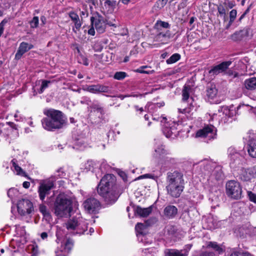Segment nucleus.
Returning a JSON list of instances; mask_svg holds the SVG:
<instances>
[{
    "label": "nucleus",
    "mask_w": 256,
    "mask_h": 256,
    "mask_svg": "<svg viewBox=\"0 0 256 256\" xmlns=\"http://www.w3.org/2000/svg\"><path fill=\"white\" fill-rule=\"evenodd\" d=\"M54 186V182L52 180H46L40 182L38 188V192L40 198L44 200L46 196L50 194V190Z\"/></svg>",
    "instance_id": "obj_8"
},
{
    "label": "nucleus",
    "mask_w": 256,
    "mask_h": 256,
    "mask_svg": "<svg viewBox=\"0 0 256 256\" xmlns=\"http://www.w3.org/2000/svg\"><path fill=\"white\" fill-rule=\"evenodd\" d=\"M94 27L92 26L88 30V34L91 36H94L95 34Z\"/></svg>",
    "instance_id": "obj_58"
},
{
    "label": "nucleus",
    "mask_w": 256,
    "mask_h": 256,
    "mask_svg": "<svg viewBox=\"0 0 256 256\" xmlns=\"http://www.w3.org/2000/svg\"><path fill=\"white\" fill-rule=\"evenodd\" d=\"M78 10L80 11V16L82 18H86L88 16V12L87 9V6L86 4H82V10H80V8H77Z\"/></svg>",
    "instance_id": "obj_37"
},
{
    "label": "nucleus",
    "mask_w": 256,
    "mask_h": 256,
    "mask_svg": "<svg viewBox=\"0 0 256 256\" xmlns=\"http://www.w3.org/2000/svg\"><path fill=\"white\" fill-rule=\"evenodd\" d=\"M218 12L220 15H221V16H225L226 15V9L222 6V5L219 6H218Z\"/></svg>",
    "instance_id": "obj_56"
},
{
    "label": "nucleus",
    "mask_w": 256,
    "mask_h": 256,
    "mask_svg": "<svg viewBox=\"0 0 256 256\" xmlns=\"http://www.w3.org/2000/svg\"><path fill=\"white\" fill-rule=\"evenodd\" d=\"M226 194L234 199H239L242 197V188L240 183L235 180H230L226 184Z\"/></svg>",
    "instance_id": "obj_7"
},
{
    "label": "nucleus",
    "mask_w": 256,
    "mask_h": 256,
    "mask_svg": "<svg viewBox=\"0 0 256 256\" xmlns=\"http://www.w3.org/2000/svg\"><path fill=\"white\" fill-rule=\"evenodd\" d=\"M102 4V12L104 14H110L114 12L118 2L116 0H104Z\"/></svg>",
    "instance_id": "obj_15"
},
{
    "label": "nucleus",
    "mask_w": 256,
    "mask_h": 256,
    "mask_svg": "<svg viewBox=\"0 0 256 256\" xmlns=\"http://www.w3.org/2000/svg\"><path fill=\"white\" fill-rule=\"evenodd\" d=\"M216 135V129L213 126H207L202 130L197 132L196 136L197 137L206 138L210 140L215 138Z\"/></svg>",
    "instance_id": "obj_14"
},
{
    "label": "nucleus",
    "mask_w": 256,
    "mask_h": 256,
    "mask_svg": "<svg viewBox=\"0 0 256 256\" xmlns=\"http://www.w3.org/2000/svg\"><path fill=\"white\" fill-rule=\"evenodd\" d=\"M92 108L96 111L100 112L101 114H104V108L100 105L98 104H94Z\"/></svg>",
    "instance_id": "obj_46"
},
{
    "label": "nucleus",
    "mask_w": 256,
    "mask_h": 256,
    "mask_svg": "<svg viewBox=\"0 0 256 256\" xmlns=\"http://www.w3.org/2000/svg\"><path fill=\"white\" fill-rule=\"evenodd\" d=\"M73 246L72 242L70 240H68L65 244V250H67L68 252L70 251Z\"/></svg>",
    "instance_id": "obj_51"
},
{
    "label": "nucleus",
    "mask_w": 256,
    "mask_h": 256,
    "mask_svg": "<svg viewBox=\"0 0 256 256\" xmlns=\"http://www.w3.org/2000/svg\"><path fill=\"white\" fill-rule=\"evenodd\" d=\"M106 25L108 24V26H112L114 28H116L118 26H119V24L117 23H116V20L115 19V18H112L111 20H106Z\"/></svg>",
    "instance_id": "obj_45"
},
{
    "label": "nucleus",
    "mask_w": 256,
    "mask_h": 256,
    "mask_svg": "<svg viewBox=\"0 0 256 256\" xmlns=\"http://www.w3.org/2000/svg\"><path fill=\"white\" fill-rule=\"evenodd\" d=\"M207 96L210 98H214L218 94V90L215 84H210L207 88Z\"/></svg>",
    "instance_id": "obj_28"
},
{
    "label": "nucleus",
    "mask_w": 256,
    "mask_h": 256,
    "mask_svg": "<svg viewBox=\"0 0 256 256\" xmlns=\"http://www.w3.org/2000/svg\"><path fill=\"white\" fill-rule=\"evenodd\" d=\"M144 68V66L141 67L140 68L136 70V72H138L140 73H142V74H148V72L145 71V70H142V68Z\"/></svg>",
    "instance_id": "obj_63"
},
{
    "label": "nucleus",
    "mask_w": 256,
    "mask_h": 256,
    "mask_svg": "<svg viewBox=\"0 0 256 256\" xmlns=\"http://www.w3.org/2000/svg\"><path fill=\"white\" fill-rule=\"evenodd\" d=\"M166 190L168 194L174 198L180 196L184 188V180L181 173L174 172L168 174Z\"/></svg>",
    "instance_id": "obj_4"
},
{
    "label": "nucleus",
    "mask_w": 256,
    "mask_h": 256,
    "mask_svg": "<svg viewBox=\"0 0 256 256\" xmlns=\"http://www.w3.org/2000/svg\"><path fill=\"white\" fill-rule=\"evenodd\" d=\"M11 164H12V168H14V170L16 172V174L22 176L25 174L24 172L18 166L17 161L15 159H13L11 161Z\"/></svg>",
    "instance_id": "obj_31"
},
{
    "label": "nucleus",
    "mask_w": 256,
    "mask_h": 256,
    "mask_svg": "<svg viewBox=\"0 0 256 256\" xmlns=\"http://www.w3.org/2000/svg\"><path fill=\"white\" fill-rule=\"evenodd\" d=\"M164 213L166 218H173L177 214L178 209L175 206L170 205L164 208Z\"/></svg>",
    "instance_id": "obj_24"
},
{
    "label": "nucleus",
    "mask_w": 256,
    "mask_h": 256,
    "mask_svg": "<svg viewBox=\"0 0 256 256\" xmlns=\"http://www.w3.org/2000/svg\"><path fill=\"white\" fill-rule=\"evenodd\" d=\"M230 61L224 62L222 63L214 66L211 69L209 72L213 74H218L220 72L225 71L228 67L231 64Z\"/></svg>",
    "instance_id": "obj_19"
},
{
    "label": "nucleus",
    "mask_w": 256,
    "mask_h": 256,
    "mask_svg": "<svg viewBox=\"0 0 256 256\" xmlns=\"http://www.w3.org/2000/svg\"><path fill=\"white\" fill-rule=\"evenodd\" d=\"M17 208L21 215L30 214L33 210L32 204L28 200L22 199L18 201Z\"/></svg>",
    "instance_id": "obj_13"
},
{
    "label": "nucleus",
    "mask_w": 256,
    "mask_h": 256,
    "mask_svg": "<svg viewBox=\"0 0 256 256\" xmlns=\"http://www.w3.org/2000/svg\"><path fill=\"white\" fill-rule=\"evenodd\" d=\"M65 176H66V174L63 171L62 169L60 168L56 171V174L54 175V178L52 177V179H56V178H64Z\"/></svg>",
    "instance_id": "obj_43"
},
{
    "label": "nucleus",
    "mask_w": 256,
    "mask_h": 256,
    "mask_svg": "<svg viewBox=\"0 0 256 256\" xmlns=\"http://www.w3.org/2000/svg\"><path fill=\"white\" fill-rule=\"evenodd\" d=\"M240 174L241 180L244 181H248L253 177L252 170L250 168L242 169Z\"/></svg>",
    "instance_id": "obj_27"
},
{
    "label": "nucleus",
    "mask_w": 256,
    "mask_h": 256,
    "mask_svg": "<svg viewBox=\"0 0 256 256\" xmlns=\"http://www.w3.org/2000/svg\"><path fill=\"white\" fill-rule=\"evenodd\" d=\"M69 16L74 23V27L73 28V30L74 31V28L76 30H79L81 27L82 22L78 14L74 12H69Z\"/></svg>",
    "instance_id": "obj_25"
},
{
    "label": "nucleus",
    "mask_w": 256,
    "mask_h": 256,
    "mask_svg": "<svg viewBox=\"0 0 256 256\" xmlns=\"http://www.w3.org/2000/svg\"><path fill=\"white\" fill-rule=\"evenodd\" d=\"M225 4L228 8H232L234 6V4L231 2H228L227 3H225Z\"/></svg>",
    "instance_id": "obj_60"
},
{
    "label": "nucleus",
    "mask_w": 256,
    "mask_h": 256,
    "mask_svg": "<svg viewBox=\"0 0 256 256\" xmlns=\"http://www.w3.org/2000/svg\"><path fill=\"white\" fill-rule=\"evenodd\" d=\"M190 86H184L182 90V100H186L189 98L190 91Z\"/></svg>",
    "instance_id": "obj_32"
},
{
    "label": "nucleus",
    "mask_w": 256,
    "mask_h": 256,
    "mask_svg": "<svg viewBox=\"0 0 256 256\" xmlns=\"http://www.w3.org/2000/svg\"><path fill=\"white\" fill-rule=\"evenodd\" d=\"M228 154L230 161V164L232 167L242 163V158L234 148L230 147L228 150Z\"/></svg>",
    "instance_id": "obj_12"
},
{
    "label": "nucleus",
    "mask_w": 256,
    "mask_h": 256,
    "mask_svg": "<svg viewBox=\"0 0 256 256\" xmlns=\"http://www.w3.org/2000/svg\"><path fill=\"white\" fill-rule=\"evenodd\" d=\"M82 62H80L82 63V64H84L85 66H88V59L84 57V56H82Z\"/></svg>",
    "instance_id": "obj_59"
},
{
    "label": "nucleus",
    "mask_w": 256,
    "mask_h": 256,
    "mask_svg": "<svg viewBox=\"0 0 256 256\" xmlns=\"http://www.w3.org/2000/svg\"><path fill=\"white\" fill-rule=\"evenodd\" d=\"M136 213L141 217H146L152 212V208L149 207L148 208H142L138 206L136 210Z\"/></svg>",
    "instance_id": "obj_29"
},
{
    "label": "nucleus",
    "mask_w": 256,
    "mask_h": 256,
    "mask_svg": "<svg viewBox=\"0 0 256 256\" xmlns=\"http://www.w3.org/2000/svg\"><path fill=\"white\" fill-rule=\"evenodd\" d=\"M84 90L93 94L99 93L98 84L86 86Z\"/></svg>",
    "instance_id": "obj_35"
},
{
    "label": "nucleus",
    "mask_w": 256,
    "mask_h": 256,
    "mask_svg": "<svg viewBox=\"0 0 256 256\" xmlns=\"http://www.w3.org/2000/svg\"><path fill=\"white\" fill-rule=\"evenodd\" d=\"M50 81L44 80L42 81L40 88L39 91L40 94H42L44 92V90L48 86V84H50Z\"/></svg>",
    "instance_id": "obj_42"
},
{
    "label": "nucleus",
    "mask_w": 256,
    "mask_h": 256,
    "mask_svg": "<svg viewBox=\"0 0 256 256\" xmlns=\"http://www.w3.org/2000/svg\"><path fill=\"white\" fill-rule=\"evenodd\" d=\"M40 237L42 240H44L48 238V234L46 232H43L41 234Z\"/></svg>",
    "instance_id": "obj_64"
},
{
    "label": "nucleus",
    "mask_w": 256,
    "mask_h": 256,
    "mask_svg": "<svg viewBox=\"0 0 256 256\" xmlns=\"http://www.w3.org/2000/svg\"><path fill=\"white\" fill-rule=\"evenodd\" d=\"M168 0H158L154 5V8L158 10H160L164 7L166 4Z\"/></svg>",
    "instance_id": "obj_41"
},
{
    "label": "nucleus",
    "mask_w": 256,
    "mask_h": 256,
    "mask_svg": "<svg viewBox=\"0 0 256 256\" xmlns=\"http://www.w3.org/2000/svg\"><path fill=\"white\" fill-rule=\"evenodd\" d=\"M30 182H24L22 184L23 187L28 188L30 186Z\"/></svg>",
    "instance_id": "obj_61"
},
{
    "label": "nucleus",
    "mask_w": 256,
    "mask_h": 256,
    "mask_svg": "<svg viewBox=\"0 0 256 256\" xmlns=\"http://www.w3.org/2000/svg\"><path fill=\"white\" fill-rule=\"evenodd\" d=\"M116 180L114 175L107 174L102 178L98 187V193L109 204L116 202L118 197L114 188Z\"/></svg>",
    "instance_id": "obj_1"
},
{
    "label": "nucleus",
    "mask_w": 256,
    "mask_h": 256,
    "mask_svg": "<svg viewBox=\"0 0 256 256\" xmlns=\"http://www.w3.org/2000/svg\"><path fill=\"white\" fill-rule=\"evenodd\" d=\"M44 114L46 116L42 120L43 128L48 130L52 131L62 128L66 123V120L62 112L54 108H46Z\"/></svg>",
    "instance_id": "obj_2"
},
{
    "label": "nucleus",
    "mask_w": 256,
    "mask_h": 256,
    "mask_svg": "<svg viewBox=\"0 0 256 256\" xmlns=\"http://www.w3.org/2000/svg\"><path fill=\"white\" fill-rule=\"evenodd\" d=\"M240 256H253L248 252H240Z\"/></svg>",
    "instance_id": "obj_62"
},
{
    "label": "nucleus",
    "mask_w": 256,
    "mask_h": 256,
    "mask_svg": "<svg viewBox=\"0 0 256 256\" xmlns=\"http://www.w3.org/2000/svg\"><path fill=\"white\" fill-rule=\"evenodd\" d=\"M194 106L192 104H190L189 106L185 108H178V112L180 114L179 117L182 118L185 116L188 119H192L194 114Z\"/></svg>",
    "instance_id": "obj_17"
},
{
    "label": "nucleus",
    "mask_w": 256,
    "mask_h": 256,
    "mask_svg": "<svg viewBox=\"0 0 256 256\" xmlns=\"http://www.w3.org/2000/svg\"><path fill=\"white\" fill-rule=\"evenodd\" d=\"M168 154L167 151L164 149L162 145L157 146L154 150V156L155 158H160Z\"/></svg>",
    "instance_id": "obj_30"
},
{
    "label": "nucleus",
    "mask_w": 256,
    "mask_h": 256,
    "mask_svg": "<svg viewBox=\"0 0 256 256\" xmlns=\"http://www.w3.org/2000/svg\"><path fill=\"white\" fill-rule=\"evenodd\" d=\"M236 10H232L230 12V22H232L235 20L236 16Z\"/></svg>",
    "instance_id": "obj_50"
},
{
    "label": "nucleus",
    "mask_w": 256,
    "mask_h": 256,
    "mask_svg": "<svg viewBox=\"0 0 256 256\" xmlns=\"http://www.w3.org/2000/svg\"><path fill=\"white\" fill-rule=\"evenodd\" d=\"M180 56L178 54H172L169 58L166 60L168 64H174L180 59Z\"/></svg>",
    "instance_id": "obj_36"
},
{
    "label": "nucleus",
    "mask_w": 256,
    "mask_h": 256,
    "mask_svg": "<svg viewBox=\"0 0 256 256\" xmlns=\"http://www.w3.org/2000/svg\"><path fill=\"white\" fill-rule=\"evenodd\" d=\"M249 156L252 158H256V139L252 138L248 141L247 146Z\"/></svg>",
    "instance_id": "obj_23"
},
{
    "label": "nucleus",
    "mask_w": 256,
    "mask_h": 256,
    "mask_svg": "<svg viewBox=\"0 0 256 256\" xmlns=\"http://www.w3.org/2000/svg\"><path fill=\"white\" fill-rule=\"evenodd\" d=\"M7 194L8 196L12 200L18 196L19 192L17 189L15 188H10L8 191Z\"/></svg>",
    "instance_id": "obj_34"
},
{
    "label": "nucleus",
    "mask_w": 256,
    "mask_h": 256,
    "mask_svg": "<svg viewBox=\"0 0 256 256\" xmlns=\"http://www.w3.org/2000/svg\"><path fill=\"white\" fill-rule=\"evenodd\" d=\"M34 46L32 44H28V43L25 42H22L20 43L18 50L15 55V58L16 60L20 59L25 52L32 48Z\"/></svg>",
    "instance_id": "obj_18"
},
{
    "label": "nucleus",
    "mask_w": 256,
    "mask_h": 256,
    "mask_svg": "<svg viewBox=\"0 0 256 256\" xmlns=\"http://www.w3.org/2000/svg\"><path fill=\"white\" fill-rule=\"evenodd\" d=\"M188 252L186 249H167L164 251V256H188Z\"/></svg>",
    "instance_id": "obj_20"
},
{
    "label": "nucleus",
    "mask_w": 256,
    "mask_h": 256,
    "mask_svg": "<svg viewBox=\"0 0 256 256\" xmlns=\"http://www.w3.org/2000/svg\"><path fill=\"white\" fill-rule=\"evenodd\" d=\"M244 86L248 90H252L256 89V78L253 77L246 80L244 82Z\"/></svg>",
    "instance_id": "obj_26"
},
{
    "label": "nucleus",
    "mask_w": 256,
    "mask_h": 256,
    "mask_svg": "<svg viewBox=\"0 0 256 256\" xmlns=\"http://www.w3.org/2000/svg\"><path fill=\"white\" fill-rule=\"evenodd\" d=\"M200 166H204V170L210 172L208 180L214 184L216 182L220 180L222 178V172L220 166L210 160H204L200 162Z\"/></svg>",
    "instance_id": "obj_5"
},
{
    "label": "nucleus",
    "mask_w": 256,
    "mask_h": 256,
    "mask_svg": "<svg viewBox=\"0 0 256 256\" xmlns=\"http://www.w3.org/2000/svg\"><path fill=\"white\" fill-rule=\"evenodd\" d=\"M203 248L212 249L214 252L218 254H222L224 250V247L222 244H218L216 242H207L205 245L202 246Z\"/></svg>",
    "instance_id": "obj_16"
},
{
    "label": "nucleus",
    "mask_w": 256,
    "mask_h": 256,
    "mask_svg": "<svg viewBox=\"0 0 256 256\" xmlns=\"http://www.w3.org/2000/svg\"><path fill=\"white\" fill-rule=\"evenodd\" d=\"M64 234L63 230L58 226H56V236L57 239L60 240Z\"/></svg>",
    "instance_id": "obj_47"
},
{
    "label": "nucleus",
    "mask_w": 256,
    "mask_h": 256,
    "mask_svg": "<svg viewBox=\"0 0 256 256\" xmlns=\"http://www.w3.org/2000/svg\"><path fill=\"white\" fill-rule=\"evenodd\" d=\"M14 118L16 121H20L23 120V118L21 116L20 112L17 111L14 114Z\"/></svg>",
    "instance_id": "obj_57"
},
{
    "label": "nucleus",
    "mask_w": 256,
    "mask_h": 256,
    "mask_svg": "<svg viewBox=\"0 0 256 256\" xmlns=\"http://www.w3.org/2000/svg\"><path fill=\"white\" fill-rule=\"evenodd\" d=\"M72 200L73 196L72 194H60L54 202V214L60 217L69 216L72 210Z\"/></svg>",
    "instance_id": "obj_3"
},
{
    "label": "nucleus",
    "mask_w": 256,
    "mask_h": 256,
    "mask_svg": "<svg viewBox=\"0 0 256 256\" xmlns=\"http://www.w3.org/2000/svg\"><path fill=\"white\" fill-rule=\"evenodd\" d=\"M68 232L72 234H82L87 229V224L82 220L72 218L70 219L64 226Z\"/></svg>",
    "instance_id": "obj_6"
},
{
    "label": "nucleus",
    "mask_w": 256,
    "mask_h": 256,
    "mask_svg": "<svg viewBox=\"0 0 256 256\" xmlns=\"http://www.w3.org/2000/svg\"><path fill=\"white\" fill-rule=\"evenodd\" d=\"M99 92H108L110 91L109 88L107 86L98 84Z\"/></svg>",
    "instance_id": "obj_49"
},
{
    "label": "nucleus",
    "mask_w": 256,
    "mask_h": 256,
    "mask_svg": "<svg viewBox=\"0 0 256 256\" xmlns=\"http://www.w3.org/2000/svg\"><path fill=\"white\" fill-rule=\"evenodd\" d=\"M155 27L158 28H159L160 27L166 28L170 27V24L167 22H163L162 20H158L155 24Z\"/></svg>",
    "instance_id": "obj_40"
},
{
    "label": "nucleus",
    "mask_w": 256,
    "mask_h": 256,
    "mask_svg": "<svg viewBox=\"0 0 256 256\" xmlns=\"http://www.w3.org/2000/svg\"><path fill=\"white\" fill-rule=\"evenodd\" d=\"M248 194L250 200L256 203V194L251 192H248Z\"/></svg>",
    "instance_id": "obj_54"
},
{
    "label": "nucleus",
    "mask_w": 256,
    "mask_h": 256,
    "mask_svg": "<svg viewBox=\"0 0 256 256\" xmlns=\"http://www.w3.org/2000/svg\"><path fill=\"white\" fill-rule=\"evenodd\" d=\"M152 120H154L156 121H160V122L162 123H165L166 120V118L164 116H160V117H156L154 116H152Z\"/></svg>",
    "instance_id": "obj_55"
},
{
    "label": "nucleus",
    "mask_w": 256,
    "mask_h": 256,
    "mask_svg": "<svg viewBox=\"0 0 256 256\" xmlns=\"http://www.w3.org/2000/svg\"><path fill=\"white\" fill-rule=\"evenodd\" d=\"M91 24L100 34L104 32L106 28V22L103 17L99 14L90 18Z\"/></svg>",
    "instance_id": "obj_11"
},
{
    "label": "nucleus",
    "mask_w": 256,
    "mask_h": 256,
    "mask_svg": "<svg viewBox=\"0 0 256 256\" xmlns=\"http://www.w3.org/2000/svg\"><path fill=\"white\" fill-rule=\"evenodd\" d=\"M76 146L80 150H82L84 148L86 147V144L84 140H80L76 142Z\"/></svg>",
    "instance_id": "obj_48"
},
{
    "label": "nucleus",
    "mask_w": 256,
    "mask_h": 256,
    "mask_svg": "<svg viewBox=\"0 0 256 256\" xmlns=\"http://www.w3.org/2000/svg\"><path fill=\"white\" fill-rule=\"evenodd\" d=\"M136 230L137 232V236L140 238L141 236V240L144 242L145 240V235L148 232V226L142 223H138L135 227Z\"/></svg>",
    "instance_id": "obj_21"
},
{
    "label": "nucleus",
    "mask_w": 256,
    "mask_h": 256,
    "mask_svg": "<svg viewBox=\"0 0 256 256\" xmlns=\"http://www.w3.org/2000/svg\"><path fill=\"white\" fill-rule=\"evenodd\" d=\"M164 105V103H157L156 104H154L152 103H148L145 108L148 110L150 112H152L153 109L157 108L160 107Z\"/></svg>",
    "instance_id": "obj_33"
},
{
    "label": "nucleus",
    "mask_w": 256,
    "mask_h": 256,
    "mask_svg": "<svg viewBox=\"0 0 256 256\" xmlns=\"http://www.w3.org/2000/svg\"><path fill=\"white\" fill-rule=\"evenodd\" d=\"M127 76L126 72H116L114 76V78L117 80H122Z\"/></svg>",
    "instance_id": "obj_38"
},
{
    "label": "nucleus",
    "mask_w": 256,
    "mask_h": 256,
    "mask_svg": "<svg viewBox=\"0 0 256 256\" xmlns=\"http://www.w3.org/2000/svg\"><path fill=\"white\" fill-rule=\"evenodd\" d=\"M171 38V33L169 30L160 32L154 38L155 41L160 42L162 44L168 43Z\"/></svg>",
    "instance_id": "obj_22"
},
{
    "label": "nucleus",
    "mask_w": 256,
    "mask_h": 256,
    "mask_svg": "<svg viewBox=\"0 0 256 256\" xmlns=\"http://www.w3.org/2000/svg\"><path fill=\"white\" fill-rule=\"evenodd\" d=\"M39 210L40 212L42 213L46 218H49L50 216L49 212L46 206L41 204L40 206Z\"/></svg>",
    "instance_id": "obj_39"
},
{
    "label": "nucleus",
    "mask_w": 256,
    "mask_h": 256,
    "mask_svg": "<svg viewBox=\"0 0 256 256\" xmlns=\"http://www.w3.org/2000/svg\"><path fill=\"white\" fill-rule=\"evenodd\" d=\"M199 256H215V253L214 252L205 250L202 252Z\"/></svg>",
    "instance_id": "obj_52"
},
{
    "label": "nucleus",
    "mask_w": 256,
    "mask_h": 256,
    "mask_svg": "<svg viewBox=\"0 0 256 256\" xmlns=\"http://www.w3.org/2000/svg\"><path fill=\"white\" fill-rule=\"evenodd\" d=\"M7 22H8V20H6V19H4L0 23V37L1 36L2 34L4 32V26L5 24L7 23Z\"/></svg>",
    "instance_id": "obj_53"
},
{
    "label": "nucleus",
    "mask_w": 256,
    "mask_h": 256,
    "mask_svg": "<svg viewBox=\"0 0 256 256\" xmlns=\"http://www.w3.org/2000/svg\"><path fill=\"white\" fill-rule=\"evenodd\" d=\"M85 210L90 214H95L100 209V206L99 202L94 198L86 200L83 203Z\"/></svg>",
    "instance_id": "obj_10"
},
{
    "label": "nucleus",
    "mask_w": 256,
    "mask_h": 256,
    "mask_svg": "<svg viewBox=\"0 0 256 256\" xmlns=\"http://www.w3.org/2000/svg\"><path fill=\"white\" fill-rule=\"evenodd\" d=\"M39 22L38 18V16H34L32 20L30 22V28H36L38 26Z\"/></svg>",
    "instance_id": "obj_44"
},
{
    "label": "nucleus",
    "mask_w": 256,
    "mask_h": 256,
    "mask_svg": "<svg viewBox=\"0 0 256 256\" xmlns=\"http://www.w3.org/2000/svg\"><path fill=\"white\" fill-rule=\"evenodd\" d=\"M178 124L174 121L166 122L162 129L164 134L168 138H174L178 134Z\"/></svg>",
    "instance_id": "obj_9"
}]
</instances>
